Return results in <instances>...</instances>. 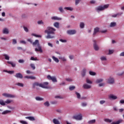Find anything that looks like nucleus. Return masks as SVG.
I'll use <instances>...</instances> for the list:
<instances>
[{"label": "nucleus", "instance_id": "obj_1", "mask_svg": "<svg viewBox=\"0 0 124 124\" xmlns=\"http://www.w3.org/2000/svg\"><path fill=\"white\" fill-rule=\"evenodd\" d=\"M56 31V29L48 27L46 28V29L45 31V33H47V36L46 38L49 39L50 38H55V31Z\"/></svg>", "mask_w": 124, "mask_h": 124}, {"label": "nucleus", "instance_id": "obj_2", "mask_svg": "<svg viewBox=\"0 0 124 124\" xmlns=\"http://www.w3.org/2000/svg\"><path fill=\"white\" fill-rule=\"evenodd\" d=\"M49 85V83L46 82H44L43 84L39 83L38 82H35L33 84V88L34 89L35 87L38 86L43 89H49V87L47 86Z\"/></svg>", "mask_w": 124, "mask_h": 124}, {"label": "nucleus", "instance_id": "obj_3", "mask_svg": "<svg viewBox=\"0 0 124 124\" xmlns=\"http://www.w3.org/2000/svg\"><path fill=\"white\" fill-rule=\"evenodd\" d=\"M33 46H35L37 45V47L35 48V51L36 52H40V53H43V50H42V48L41 46H40V44H39V41L38 40H36L35 42L32 43Z\"/></svg>", "mask_w": 124, "mask_h": 124}, {"label": "nucleus", "instance_id": "obj_4", "mask_svg": "<svg viewBox=\"0 0 124 124\" xmlns=\"http://www.w3.org/2000/svg\"><path fill=\"white\" fill-rule=\"evenodd\" d=\"M108 7H109V4H105L104 5H100L98 6L96 8V10L97 11V12H98L99 11H102L103 10H105V9H107V8H108Z\"/></svg>", "mask_w": 124, "mask_h": 124}, {"label": "nucleus", "instance_id": "obj_5", "mask_svg": "<svg viewBox=\"0 0 124 124\" xmlns=\"http://www.w3.org/2000/svg\"><path fill=\"white\" fill-rule=\"evenodd\" d=\"M72 118L74 120H77V121H81L82 119V114L79 113L78 115L73 116Z\"/></svg>", "mask_w": 124, "mask_h": 124}, {"label": "nucleus", "instance_id": "obj_6", "mask_svg": "<svg viewBox=\"0 0 124 124\" xmlns=\"http://www.w3.org/2000/svg\"><path fill=\"white\" fill-rule=\"evenodd\" d=\"M107 80V82L108 84H113L114 83H115V79L114 78L111 77H110L109 78H108Z\"/></svg>", "mask_w": 124, "mask_h": 124}, {"label": "nucleus", "instance_id": "obj_7", "mask_svg": "<svg viewBox=\"0 0 124 124\" xmlns=\"http://www.w3.org/2000/svg\"><path fill=\"white\" fill-rule=\"evenodd\" d=\"M3 96H5V97H8L10 98H14V97H16L15 95L7 93H2Z\"/></svg>", "mask_w": 124, "mask_h": 124}, {"label": "nucleus", "instance_id": "obj_8", "mask_svg": "<svg viewBox=\"0 0 124 124\" xmlns=\"http://www.w3.org/2000/svg\"><path fill=\"white\" fill-rule=\"evenodd\" d=\"M47 78L48 80H51L52 82H58L56 77H51V76L48 75Z\"/></svg>", "mask_w": 124, "mask_h": 124}, {"label": "nucleus", "instance_id": "obj_9", "mask_svg": "<svg viewBox=\"0 0 124 124\" xmlns=\"http://www.w3.org/2000/svg\"><path fill=\"white\" fill-rule=\"evenodd\" d=\"M93 42H94L93 47H94V50L98 51V50H99V47H98V46L96 45V41L94 40H93Z\"/></svg>", "mask_w": 124, "mask_h": 124}, {"label": "nucleus", "instance_id": "obj_10", "mask_svg": "<svg viewBox=\"0 0 124 124\" xmlns=\"http://www.w3.org/2000/svg\"><path fill=\"white\" fill-rule=\"evenodd\" d=\"M67 33L70 35H72L76 33V30H68L67 31Z\"/></svg>", "mask_w": 124, "mask_h": 124}, {"label": "nucleus", "instance_id": "obj_11", "mask_svg": "<svg viewBox=\"0 0 124 124\" xmlns=\"http://www.w3.org/2000/svg\"><path fill=\"white\" fill-rule=\"evenodd\" d=\"M15 77L19 79H23V75L20 73H18L15 75Z\"/></svg>", "mask_w": 124, "mask_h": 124}, {"label": "nucleus", "instance_id": "obj_12", "mask_svg": "<svg viewBox=\"0 0 124 124\" xmlns=\"http://www.w3.org/2000/svg\"><path fill=\"white\" fill-rule=\"evenodd\" d=\"M109 98H110V99H112L113 100H115L117 99V98H118V97H117V96L114 95L113 94H110L109 96Z\"/></svg>", "mask_w": 124, "mask_h": 124}, {"label": "nucleus", "instance_id": "obj_13", "mask_svg": "<svg viewBox=\"0 0 124 124\" xmlns=\"http://www.w3.org/2000/svg\"><path fill=\"white\" fill-rule=\"evenodd\" d=\"M98 31H99V28L98 27H96V28H94V32L93 33V36H94V35H95V34H96V33H97V32H98Z\"/></svg>", "mask_w": 124, "mask_h": 124}, {"label": "nucleus", "instance_id": "obj_14", "mask_svg": "<svg viewBox=\"0 0 124 124\" xmlns=\"http://www.w3.org/2000/svg\"><path fill=\"white\" fill-rule=\"evenodd\" d=\"M82 87L83 88L86 89H91V88H92V86H91V85H89L87 84H84Z\"/></svg>", "mask_w": 124, "mask_h": 124}, {"label": "nucleus", "instance_id": "obj_15", "mask_svg": "<svg viewBox=\"0 0 124 124\" xmlns=\"http://www.w3.org/2000/svg\"><path fill=\"white\" fill-rule=\"evenodd\" d=\"M3 33L4 34H8L9 33V31L7 28H4L3 30Z\"/></svg>", "mask_w": 124, "mask_h": 124}, {"label": "nucleus", "instance_id": "obj_16", "mask_svg": "<svg viewBox=\"0 0 124 124\" xmlns=\"http://www.w3.org/2000/svg\"><path fill=\"white\" fill-rule=\"evenodd\" d=\"M52 122L54 124H61L60 121H59L58 119H56L55 118L53 119Z\"/></svg>", "mask_w": 124, "mask_h": 124}, {"label": "nucleus", "instance_id": "obj_17", "mask_svg": "<svg viewBox=\"0 0 124 124\" xmlns=\"http://www.w3.org/2000/svg\"><path fill=\"white\" fill-rule=\"evenodd\" d=\"M102 82H103V79L102 78H98L95 81L96 84H100V83H102Z\"/></svg>", "mask_w": 124, "mask_h": 124}, {"label": "nucleus", "instance_id": "obj_18", "mask_svg": "<svg viewBox=\"0 0 124 124\" xmlns=\"http://www.w3.org/2000/svg\"><path fill=\"white\" fill-rule=\"evenodd\" d=\"M86 69H84L82 70V71H81V76L82 77H85V76H86Z\"/></svg>", "mask_w": 124, "mask_h": 124}, {"label": "nucleus", "instance_id": "obj_19", "mask_svg": "<svg viewBox=\"0 0 124 124\" xmlns=\"http://www.w3.org/2000/svg\"><path fill=\"white\" fill-rule=\"evenodd\" d=\"M53 26L55 28H57V29H59L60 28V23H59V22H55L53 24Z\"/></svg>", "mask_w": 124, "mask_h": 124}, {"label": "nucleus", "instance_id": "obj_20", "mask_svg": "<svg viewBox=\"0 0 124 124\" xmlns=\"http://www.w3.org/2000/svg\"><path fill=\"white\" fill-rule=\"evenodd\" d=\"M25 118L29 120L30 121H35L34 117L31 116L26 117Z\"/></svg>", "mask_w": 124, "mask_h": 124}, {"label": "nucleus", "instance_id": "obj_21", "mask_svg": "<svg viewBox=\"0 0 124 124\" xmlns=\"http://www.w3.org/2000/svg\"><path fill=\"white\" fill-rule=\"evenodd\" d=\"M123 120H119L117 121V122H114L111 123V124H120L121 123H122Z\"/></svg>", "mask_w": 124, "mask_h": 124}, {"label": "nucleus", "instance_id": "obj_22", "mask_svg": "<svg viewBox=\"0 0 124 124\" xmlns=\"http://www.w3.org/2000/svg\"><path fill=\"white\" fill-rule=\"evenodd\" d=\"M7 63H9V64H11L13 67H15V66H16V64L12 62L8 61Z\"/></svg>", "mask_w": 124, "mask_h": 124}, {"label": "nucleus", "instance_id": "obj_23", "mask_svg": "<svg viewBox=\"0 0 124 124\" xmlns=\"http://www.w3.org/2000/svg\"><path fill=\"white\" fill-rule=\"evenodd\" d=\"M117 25V23L116 22H111L110 24V25H109V27H110V28H114V27H116Z\"/></svg>", "mask_w": 124, "mask_h": 124}, {"label": "nucleus", "instance_id": "obj_24", "mask_svg": "<svg viewBox=\"0 0 124 124\" xmlns=\"http://www.w3.org/2000/svg\"><path fill=\"white\" fill-rule=\"evenodd\" d=\"M122 14H123V13H118L117 14L112 15L111 17L113 18H116V17H117V16H121V15H122Z\"/></svg>", "mask_w": 124, "mask_h": 124}, {"label": "nucleus", "instance_id": "obj_25", "mask_svg": "<svg viewBox=\"0 0 124 124\" xmlns=\"http://www.w3.org/2000/svg\"><path fill=\"white\" fill-rule=\"evenodd\" d=\"M2 56H3V57H4L5 59L7 60V61H9V59L10 58L9 57V56L7 55V54H3L2 55Z\"/></svg>", "mask_w": 124, "mask_h": 124}, {"label": "nucleus", "instance_id": "obj_26", "mask_svg": "<svg viewBox=\"0 0 124 124\" xmlns=\"http://www.w3.org/2000/svg\"><path fill=\"white\" fill-rule=\"evenodd\" d=\"M59 60H61L62 62H66V59L64 57L60 56L59 57Z\"/></svg>", "mask_w": 124, "mask_h": 124}, {"label": "nucleus", "instance_id": "obj_27", "mask_svg": "<svg viewBox=\"0 0 124 124\" xmlns=\"http://www.w3.org/2000/svg\"><path fill=\"white\" fill-rule=\"evenodd\" d=\"M35 99L37 101H42V100H44L43 98H41V97H38V96L36 97Z\"/></svg>", "mask_w": 124, "mask_h": 124}, {"label": "nucleus", "instance_id": "obj_28", "mask_svg": "<svg viewBox=\"0 0 124 124\" xmlns=\"http://www.w3.org/2000/svg\"><path fill=\"white\" fill-rule=\"evenodd\" d=\"M11 102H13V100L7 99L6 101H5V103H6L7 104H9L11 103Z\"/></svg>", "mask_w": 124, "mask_h": 124}, {"label": "nucleus", "instance_id": "obj_29", "mask_svg": "<svg viewBox=\"0 0 124 124\" xmlns=\"http://www.w3.org/2000/svg\"><path fill=\"white\" fill-rule=\"evenodd\" d=\"M52 59L56 62H60L59 59L56 58L55 56H52Z\"/></svg>", "mask_w": 124, "mask_h": 124}, {"label": "nucleus", "instance_id": "obj_30", "mask_svg": "<svg viewBox=\"0 0 124 124\" xmlns=\"http://www.w3.org/2000/svg\"><path fill=\"white\" fill-rule=\"evenodd\" d=\"M79 26L81 29H84V28H85V24L83 22H81L79 24Z\"/></svg>", "mask_w": 124, "mask_h": 124}, {"label": "nucleus", "instance_id": "obj_31", "mask_svg": "<svg viewBox=\"0 0 124 124\" xmlns=\"http://www.w3.org/2000/svg\"><path fill=\"white\" fill-rule=\"evenodd\" d=\"M8 113H11V110H5L2 112V115H5V114H8Z\"/></svg>", "mask_w": 124, "mask_h": 124}, {"label": "nucleus", "instance_id": "obj_32", "mask_svg": "<svg viewBox=\"0 0 124 124\" xmlns=\"http://www.w3.org/2000/svg\"><path fill=\"white\" fill-rule=\"evenodd\" d=\"M52 20H62V18H59L57 16H53L51 17Z\"/></svg>", "mask_w": 124, "mask_h": 124}, {"label": "nucleus", "instance_id": "obj_33", "mask_svg": "<svg viewBox=\"0 0 124 124\" xmlns=\"http://www.w3.org/2000/svg\"><path fill=\"white\" fill-rule=\"evenodd\" d=\"M0 105H2V106H5V102L3 101L2 100H0Z\"/></svg>", "mask_w": 124, "mask_h": 124}, {"label": "nucleus", "instance_id": "obj_34", "mask_svg": "<svg viewBox=\"0 0 124 124\" xmlns=\"http://www.w3.org/2000/svg\"><path fill=\"white\" fill-rule=\"evenodd\" d=\"M64 9H66V10H70V11H72L73 10V8L69 7H66L64 8Z\"/></svg>", "mask_w": 124, "mask_h": 124}, {"label": "nucleus", "instance_id": "obj_35", "mask_svg": "<svg viewBox=\"0 0 124 124\" xmlns=\"http://www.w3.org/2000/svg\"><path fill=\"white\" fill-rule=\"evenodd\" d=\"M95 123V119L90 120L88 122V124H94Z\"/></svg>", "mask_w": 124, "mask_h": 124}, {"label": "nucleus", "instance_id": "obj_36", "mask_svg": "<svg viewBox=\"0 0 124 124\" xmlns=\"http://www.w3.org/2000/svg\"><path fill=\"white\" fill-rule=\"evenodd\" d=\"M105 122L106 123H112V120L106 118L104 119Z\"/></svg>", "mask_w": 124, "mask_h": 124}, {"label": "nucleus", "instance_id": "obj_37", "mask_svg": "<svg viewBox=\"0 0 124 124\" xmlns=\"http://www.w3.org/2000/svg\"><path fill=\"white\" fill-rule=\"evenodd\" d=\"M44 105H45V106H46V107H49V106H50V104L48 101H46V102H45Z\"/></svg>", "mask_w": 124, "mask_h": 124}, {"label": "nucleus", "instance_id": "obj_38", "mask_svg": "<svg viewBox=\"0 0 124 124\" xmlns=\"http://www.w3.org/2000/svg\"><path fill=\"white\" fill-rule=\"evenodd\" d=\"M89 74L90 75H92V76H94V75H96V73L95 72H93V71H90Z\"/></svg>", "mask_w": 124, "mask_h": 124}, {"label": "nucleus", "instance_id": "obj_39", "mask_svg": "<svg viewBox=\"0 0 124 124\" xmlns=\"http://www.w3.org/2000/svg\"><path fill=\"white\" fill-rule=\"evenodd\" d=\"M30 66H31V68H32L33 69V70H34V69H35V66H34V64L31 63L30 64Z\"/></svg>", "mask_w": 124, "mask_h": 124}, {"label": "nucleus", "instance_id": "obj_40", "mask_svg": "<svg viewBox=\"0 0 124 124\" xmlns=\"http://www.w3.org/2000/svg\"><path fill=\"white\" fill-rule=\"evenodd\" d=\"M76 94L77 95L78 98V99L81 98V95L78 92H76Z\"/></svg>", "mask_w": 124, "mask_h": 124}, {"label": "nucleus", "instance_id": "obj_41", "mask_svg": "<svg viewBox=\"0 0 124 124\" xmlns=\"http://www.w3.org/2000/svg\"><path fill=\"white\" fill-rule=\"evenodd\" d=\"M100 60L102 61H106L107 59L106 58V57L105 56H102L100 58Z\"/></svg>", "mask_w": 124, "mask_h": 124}, {"label": "nucleus", "instance_id": "obj_42", "mask_svg": "<svg viewBox=\"0 0 124 124\" xmlns=\"http://www.w3.org/2000/svg\"><path fill=\"white\" fill-rule=\"evenodd\" d=\"M37 24L38 25H44V22H43V21L42 20H40L37 22Z\"/></svg>", "mask_w": 124, "mask_h": 124}, {"label": "nucleus", "instance_id": "obj_43", "mask_svg": "<svg viewBox=\"0 0 124 124\" xmlns=\"http://www.w3.org/2000/svg\"><path fill=\"white\" fill-rule=\"evenodd\" d=\"M16 85H17V86H19V87H24V84L19 82L16 83Z\"/></svg>", "mask_w": 124, "mask_h": 124}, {"label": "nucleus", "instance_id": "obj_44", "mask_svg": "<svg viewBox=\"0 0 124 124\" xmlns=\"http://www.w3.org/2000/svg\"><path fill=\"white\" fill-rule=\"evenodd\" d=\"M75 89V86H70L69 88V90H70V91H73V90H74Z\"/></svg>", "mask_w": 124, "mask_h": 124}, {"label": "nucleus", "instance_id": "obj_45", "mask_svg": "<svg viewBox=\"0 0 124 124\" xmlns=\"http://www.w3.org/2000/svg\"><path fill=\"white\" fill-rule=\"evenodd\" d=\"M86 83H87V84H92L93 83L92 81L90 80L88 78L86 79Z\"/></svg>", "mask_w": 124, "mask_h": 124}, {"label": "nucleus", "instance_id": "obj_46", "mask_svg": "<svg viewBox=\"0 0 124 124\" xmlns=\"http://www.w3.org/2000/svg\"><path fill=\"white\" fill-rule=\"evenodd\" d=\"M13 41V44L15 45V44H17V40L15 39H13L12 40Z\"/></svg>", "mask_w": 124, "mask_h": 124}, {"label": "nucleus", "instance_id": "obj_47", "mask_svg": "<svg viewBox=\"0 0 124 124\" xmlns=\"http://www.w3.org/2000/svg\"><path fill=\"white\" fill-rule=\"evenodd\" d=\"M30 60H31V61H37V58H34V57H31Z\"/></svg>", "mask_w": 124, "mask_h": 124}, {"label": "nucleus", "instance_id": "obj_48", "mask_svg": "<svg viewBox=\"0 0 124 124\" xmlns=\"http://www.w3.org/2000/svg\"><path fill=\"white\" fill-rule=\"evenodd\" d=\"M99 87H104L105 86V83H101L98 84Z\"/></svg>", "mask_w": 124, "mask_h": 124}, {"label": "nucleus", "instance_id": "obj_49", "mask_svg": "<svg viewBox=\"0 0 124 124\" xmlns=\"http://www.w3.org/2000/svg\"><path fill=\"white\" fill-rule=\"evenodd\" d=\"M23 29H24L25 31H26V32H28L29 31V29L26 27H25V26L23 27Z\"/></svg>", "mask_w": 124, "mask_h": 124}, {"label": "nucleus", "instance_id": "obj_50", "mask_svg": "<svg viewBox=\"0 0 124 124\" xmlns=\"http://www.w3.org/2000/svg\"><path fill=\"white\" fill-rule=\"evenodd\" d=\"M18 62H19V63H24V62H25V61L24 60L20 59L18 61Z\"/></svg>", "mask_w": 124, "mask_h": 124}, {"label": "nucleus", "instance_id": "obj_51", "mask_svg": "<svg viewBox=\"0 0 124 124\" xmlns=\"http://www.w3.org/2000/svg\"><path fill=\"white\" fill-rule=\"evenodd\" d=\"M59 41H61V42H62V43H65L67 41L66 40H63L62 39H61Z\"/></svg>", "mask_w": 124, "mask_h": 124}, {"label": "nucleus", "instance_id": "obj_52", "mask_svg": "<svg viewBox=\"0 0 124 124\" xmlns=\"http://www.w3.org/2000/svg\"><path fill=\"white\" fill-rule=\"evenodd\" d=\"M80 1H81V0H76L75 1L76 5H77L79 3V2H80Z\"/></svg>", "mask_w": 124, "mask_h": 124}, {"label": "nucleus", "instance_id": "obj_53", "mask_svg": "<svg viewBox=\"0 0 124 124\" xmlns=\"http://www.w3.org/2000/svg\"><path fill=\"white\" fill-rule=\"evenodd\" d=\"M59 11H60V12H61L62 13H63V9H62V7H60L59 8Z\"/></svg>", "mask_w": 124, "mask_h": 124}, {"label": "nucleus", "instance_id": "obj_54", "mask_svg": "<svg viewBox=\"0 0 124 124\" xmlns=\"http://www.w3.org/2000/svg\"><path fill=\"white\" fill-rule=\"evenodd\" d=\"M20 123L22 124H28V122L25 121H20Z\"/></svg>", "mask_w": 124, "mask_h": 124}, {"label": "nucleus", "instance_id": "obj_55", "mask_svg": "<svg viewBox=\"0 0 124 124\" xmlns=\"http://www.w3.org/2000/svg\"><path fill=\"white\" fill-rule=\"evenodd\" d=\"M66 81H67L68 82H72V79L70 78H66Z\"/></svg>", "mask_w": 124, "mask_h": 124}, {"label": "nucleus", "instance_id": "obj_56", "mask_svg": "<svg viewBox=\"0 0 124 124\" xmlns=\"http://www.w3.org/2000/svg\"><path fill=\"white\" fill-rule=\"evenodd\" d=\"M114 53V50H109V55H111Z\"/></svg>", "mask_w": 124, "mask_h": 124}, {"label": "nucleus", "instance_id": "obj_57", "mask_svg": "<svg viewBox=\"0 0 124 124\" xmlns=\"http://www.w3.org/2000/svg\"><path fill=\"white\" fill-rule=\"evenodd\" d=\"M81 105L83 107H85V106H87L86 103H82Z\"/></svg>", "mask_w": 124, "mask_h": 124}, {"label": "nucleus", "instance_id": "obj_58", "mask_svg": "<svg viewBox=\"0 0 124 124\" xmlns=\"http://www.w3.org/2000/svg\"><path fill=\"white\" fill-rule=\"evenodd\" d=\"M104 103H105V101H104V100H101L100 101V104L101 105L104 104Z\"/></svg>", "mask_w": 124, "mask_h": 124}, {"label": "nucleus", "instance_id": "obj_59", "mask_svg": "<svg viewBox=\"0 0 124 124\" xmlns=\"http://www.w3.org/2000/svg\"><path fill=\"white\" fill-rule=\"evenodd\" d=\"M26 73L27 74H31V73H32V72H31V71L28 70L27 71H26Z\"/></svg>", "mask_w": 124, "mask_h": 124}, {"label": "nucleus", "instance_id": "obj_60", "mask_svg": "<svg viewBox=\"0 0 124 124\" xmlns=\"http://www.w3.org/2000/svg\"><path fill=\"white\" fill-rule=\"evenodd\" d=\"M30 79L31 80H35L36 78L33 76H30Z\"/></svg>", "mask_w": 124, "mask_h": 124}, {"label": "nucleus", "instance_id": "obj_61", "mask_svg": "<svg viewBox=\"0 0 124 124\" xmlns=\"http://www.w3.org/2000/svg\"><path fill=\"white\" fill-rule=\"evenodd\" d=\"M69 59H70V60H73L74 57L73 56H72V55H70V56H69Z\"/></svg>", "mask_w": 124, "mask_h": 124}, {"label": "nucleus", "instance_id": "obj_62", "mask_svg": "<svg viewBox=\"0 0 124 124\" xmlns=\"http://www.w3.org/2000/svg\"><path fill=\"white\" fill-rule=\"evenodd\" d=\"M124 72H123L121 73L118 74V76H122V75H124Z\"/></svg>", "mask_w": 124, "mask_h": 124}, {"label": "nucleus", "instance_id": "obj_63", "mask_svg": "<svg viewBox=\"0 0 124 124\" xmlns=\"http://www.w3.org/2000/svg\"><path fill=\"white\" fill-rule=\"evenodd\" d=\"M119 102L121 104H124V100H121Z\"/></svg>", "mask_w": 124, "mask_h": 124}, {"label": "nucleus", "instance_id": "obj_64", "mask_svg": "<svg viewBox=\"0 0 124 124\" xmlns=\"http://www.w3.org/2000/svg\"><path fill=\"white\" fill-rule=\"evenodd\" d=\"M120 57H124V52H122L120 54Z\"/></svg>", "mask_w": 124, "mask_h": 124}]
</instances>
